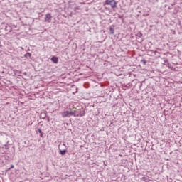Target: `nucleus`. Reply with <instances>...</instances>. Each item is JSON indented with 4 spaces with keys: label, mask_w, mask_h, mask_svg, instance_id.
Masks as SVG:
<instances>
[{
    "label": "nucleus",
    "mask_w": 182,
    "mask_h": 182,
    "mask_svg": "<svg viewBox=\"0 0 182 182\" xmlns=\"http://www.w3.org/2000/svg\"><path fill=\"white\" fill-rule=\"evenodd\" d=\"M14 167H15V166H14V165H11V167L9 168V170L12 169V168H14Z\"/></svg>",
    "instance_id": "nucleus-11"
},
{
    "label": "nucleus",
    "mask_w": 182,
    "mask_h": 182,
    "mask_svg": "<svg viewBox=\"0 0 182 182\" xmlns=\"http://www.w3.org/2000/svg\"><path fill=\"white\" fill-rule=\"evenodd\" d=\"M75 112V114L74 116L77 117H82L83 116H85V111H81V112H76V111H74Z\"/></svg>",
    "instance_id": "nucleus-4"
},
{
    "label": "nucleus",
    "mask_w": 182,
    "mask_h": 182,
    "mask_svg": "<svg viewBox=\"0 0 182 182\" xmlns=\"http://www.w3.org/2000/svg\"><path fill=\"white\" fill-rule=\"evenodd\" d=\"M7 28H8V26H6V28H5L6 31Z\"/></svg>",
    "instance_id": "nucleus-13"
},
{
    "label": "nucleus",
    "mask_w": 182,
    "mask_h": 182,
    "mask_svg": "<svg viewBox=\"0 0 182 182\" xmlns=\"http://www.w3.org/2000/svg\"><path fill=\"white\" fill-rule=\"evenodd\" d=\"M24 75H26V73H24Z\"/></svg>",
    "instance_id": "nucleus-14"
},
{
    "label": "nucleus",
    "mask_w": 182,
    "mask_h": 182,
    "mask_svg": "<svg viewBox=\"0 0 182 182\" xmlns=\"http://www.w3.org/2000/svg\"><path fill=\"white\" fill-rule=\"evenodd\" d=\"M51 62L53 63H58V62H59V58H58L56 56H53L51 58Z\"/></svg>",
    "instance_id": "nucleus-5"
},
{
    "label": "nucleus",
    "mask_w": 182,
    "mask_h": 182,
    "mask_svg": "<svg viewBox=\"0 0 182 182\" xmlns=\"http://www.w3.org/2000/svg\"><path fill=\"white\" fill-rule=\"evenodd\" d=\"M109 32H110L111 35H114V28L110 27Z\"/></svg>",
    "instance_id": "nucleus-8"
},
{
    "label": "nucleus",
    "mask_w": 182,
    "mask_h": 182,
    "mask_svg": "<svg viewBox=\"0 0 182 182\" xmlns=\"http://www.w3.org/2000/svg\"><path fill=\"white\" fill-rule=\"evenodd\" d=\"M141 62L144 65H146V63H147V61H146V60H141Z\"/></svg>",
    "instance_id": "nucleus-10"
},
{
    "label": "nucleus",
    "mask_w": 182,
    "mask_h": 182,
    "mask_svg": "<svg viewBox=\"0 0 182 182\" xmlns=\"http://www.w3.org/2000/svg\"><path fill=\"white\" fill-rule=\"evenodd\" d=\"M48 121L49 122V119H48Z\"/></svg>",
    "instance_id": "nucleus-15"
},
{
    "label": "nucleus",
    "mask_w": 182,
    "mask_h": 182,
    "mask_svg": "<svg viewBox=\"0 0 182 182\" xmlns=\"http://www.w3.org/2000/svg\"><path fill=\"white\" fill-rule=\"evenodd\" d=\"M105 5H110L111 8L114 9V8H117V1L116 0H106Z\"/></svg>",
    "instance_id": "nucleus-1"
},
{
    "label": "nucleus",
    "mask_w": 182,
    "mask_h": 182,
    "mask_svg": "<svg viewBox=\"0 0 182 182\" xmlns=\"http://www.w3.org/2000/svg\"><path fill=\"white\" fill-rule=\"evenodd\" d=\"M6 149H8V144L4 145Z\"/></svg>",
    "instance_id": "nucleus-12"
},
{
    "label": "nucleus",
    "mask_w": 182,
    "mask_h": 182,
    "mask_svg": "<svg viewBox=\"0 0 182 182\" xmlns=\"http://www.w3.org/2000/svg\"><path fill=\"white\" fill-rule=\"evenodd\" d=\"M75 111L70 112V111H65L61 113L62 117H70V116H74Z\"/></svg>",
    "instance_id": "nucleus-2"
},
{
    "label": "nucleus",
    "mask_w": 182,
    "mask_h": 182,
    "mask_svg": "<svg viewBox=\"0 0 182 182\" xmlns=\"http://www.w3.org/2000/svg\"><path fill=\"white\" fill-rule=\"evenodd\" d=\"M59 151H60V154H61V156H65V154H66V153H68V150L67 149H59Z\"/></svg>",
    "instance_id": "nucleus-6"
},
{
    "label": "nucleus",
    "mask_w": 182,
    "mask_h": 182,
    "mask_svg": "<svg viewBox=\"0 0 182 182\" xmlns=\"http://www.w3.org/2000/svg\"><path fill=\"white\" fill-rule=\"evenodd\" d=\"M38 133H40V137H43V132H42V129H38Z\"/></svg>",
    "instance_id": "nucleus-7"
},
{
    "label": "nucleus",
    "mask_w": 182,
    "mask_h": 182,
    "mask_svg": "<svg viewBox=\"0 0 182 182\" xmlns=\"http://www.w3.org/2000/svg\"><path fill=\"white\" fill-rule=\"evenodd\" d=\"M52 21V15L50 14H47L45 17V21L48 22V23H50Z\"/></svg>",
    "instance_id": "nucleus-3"
},
{
    "label": "nucleus",
    "mask_w": 182,
    "mask_h": 182,
    "mask_svg": "<svg viewBox=\"0 0 182 182\" xmlns=\"http://www.w3.org/2000/svg\"><path fill=\"white\" fill-rule=\"evenodd\" d=\"M25 58H31V56H32V54H31V53H27L25 54Z\"/></svg>",
    "instance_id": "nucleus-9"
}]
</instances>
